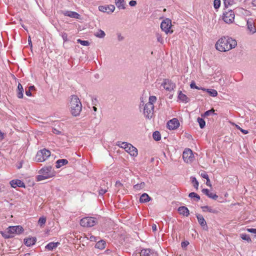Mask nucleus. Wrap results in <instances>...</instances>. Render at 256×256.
I'll return each instance as SVG.
<instances>
[{
	"label": "nucleus",
	"instance_id": "nucleus-1",
	"mask_svg": "<svg viewBox=\"0 0 256 256\" xmlns=\"http://www.w3.org/2000/svg\"><path fill=\"white\" fill-rule=\"evenodd\" d=\"M237 45L236 41L228 36L220 38L216 44V48L220 52H226L234 48Z\"/></svg>",
	"mask_w": 256,
	"mask_h": 256
},
{
	"label": "nucleus",
	"instance_id": "nucleus-2",
	"mask_svg": "<svg viewBox=\"0 0 256 256\" xmlns=\"http://www.w3.org/2000/svg\"><path fill=\"white\" fill-rule=\"evenodd\" d=\"M70 112L72 116H78L82 111V104L78 98L75 95L71 96L70 102Z\"/></svg>",
	"mask_w": 256,
	"mask_h": 256
},
{
	"label": "nucleus",
	"instance_id": "nucleus-3",
	"mask_svg": "<svg viewBox=\"0 0 256 256\" xmlns=\"http://www.w3.org/2000/svg\"><path fill=\"white\" fill-rule=\"evenodd\" d=\"M40 173L42 174L36 176V180L38 182L52 178L55 176V172L50 166L42 168L40 170Z\"/></svg>",
	"mask_w": 256,
	"mask_h": 256
},
{
	"label": "nucleus",
	"instance_id": "nucleus-4",
	"mask_svg": "<svg viewBox=\"0 0 256 256\" xmlns=\"http://www.w3.org/2000/svg\"><path fill=\"white\" fill-rule=\"evenodd\" d=\"M50 156V150L45 148L38 150L36 156V160L37 162H42Z\"/></svg>",
	"mask_w": 256,
	"mask_h": 256
},
{
	"label": "nucleus",
	"instance_id": "nucleus-5",
	"mask_svg": "<svg viewBox=\"0 0 256 256\" xmlns=\"http://www.w3.org/2000/svg\"><path fill=\"white\" fill-rule=\"evenodd\" d=\"M98 223L96 218L93 217H86L80 221V224L82 226L92 227Z\"/></svg>",
	"mask_w": 256,
	"mask_h": 256
},
{
	"label": "nucleus",
	"instance_id": "nucleus-6",
	"mask_svg": "<svg viewBox=\"0 0 256 256\" xmlns=\"http://www.w3.org/2000/svg\"><path fill=\"white\" fill-rule=\"evenodd\" d=\"M172 26V21L170 19L166 18L161 23L160 28L166 34L168 33L172 34L173 30H170Z\"/></svg>",
	"mask_w": 256,
	"mask_h": 256
},
{
	"label": "nucleus",
	"instance_id": "nucleus-7",
	"mask_svg": "<svg viewBox=\"0 0 256 256\" xmlns=\"http://www.w3.org/2000/svg\"><path fill=\"white\" fill-rule=\"evenodd\" d=\"M154 104H146L144 106V116L150 119L154 114Z\"/></svg>",
	"mask_w": 256,
	"mask_h": 256
},
{
	"label": "nucleus",
	"instance_id": "nucleus-8",
	"mask_svg": "<svg viewBox=\"0 0 256 256\" xmlns=\"http://www.w3.org/2000/svg\"><path fill=\"white\" fill-rule=\"evenodd\" d=\"M234 12L230 10L228 12H225L223 14V20L227 24H231L234 21Z\"/></svg>",
	"mask_w": 256,
	"mask_h": 256
},
{
	"label": "nucleus",
	"instance_id": "nucleus-9",
	"mask_svg": "<svg viewBox=\"0 0 256 256\" xmlns=\"http://www.w3.org/2000/svg\"><path fill=\"white\" fill-rule=\"evenodd\" d=\"M8 232L12 235L14 234H20L24 231V228L21 226H10L6 228Z\"/></svg>",
	"mask_w": 256,
	"mask_h": 256
},
{
	"label": "nucleus",
	"instance_id": "nucleus-10",
	"mask_svg": "<svg viewBox=\"0 0 256 256\" xmlns=\"http://www.w3.org/2000/svg\"><path fill=\"white\" fill-rule=\"evenodd\" d=\"M192 156V152L189 148L186 149L182 154L183 159L187 163L190 162L193 160Z\"/></svg>",
	"mask_w": 256,
	"mask_h": 256
},
{
	"label": "nucleus",
	"instance_id": "nucleus-11",
	"mask_svg": "<svg viewBox=\"0 0 256 256\" xmlns=\"http://www.w3.org/2000/svg\"><path fill=\"white\" fill-rule=\"evenodd\" d=\"M162 85L166 90L168 91L172 90L176 87V84L168 79H164Z\"/></svg>",
	"mask_w": 256,
	"mask_h": 256
},
{
	"label": "nucleus",
	"instance_id": "nucleus-12",
	"mask_svg": "<svg viewBox=\"0 0 256 256\" xmlns=\"http://www.w3.org/2000/svg\"><path fill=\"white\" fill-rule=\"evenodd\" d=\"M179 126V121L176 118L169 120L167 123V126L168 128L170 130L176 129Z\"/></svg>",
	"mask_w": 256,
	"mask_h": 256
},
{
	"label": "nucleus",
	"instance_id": "nucleus-13",
	"mask_svg": "<svg viewBox=\"0 0 256 256\" xmlns=\"http://www.w3.org/2000/svg\"><path fill=\"white\" fill-rule=\"evenodd\" d=\"M98 9L100 12L111 14L114 10L115 6L112 4L107 6H99Z\"/></svg>",
	"mask_w": 256,
	"mask_h": 256
},
{
	"label": "nucleus",
	"instance_id": "nucleus-14",
	"mask_svg": "<svg viewBox=\"0 0 256 256\" xmlns=\"http://www.w3.org/2000/svg\"><path fill=\"white\" fill-rule=\"evenodd\" d=\"M196 217L198 219V223L202 227L203 229L204 230H208V227L206 224V222L202 214H196Z\"/></svg>",
	"mask_w": 256,
	"mask_h": 256
},
{
	"label": "nucleus",
	"instance_id": "nucleus-15",
	"mask_svg": "<svg viewBox=\"0 0 256 256\" xmlns=\"http://www.w3.org/2000/svg\"><path fill=\"white\" fill-rule=\"evenodd\" d=\"M62 14L65 16H68L72 18H74L76 19H80V15L75 12H72V11H62Z\"/></svg>",
	"mask_w": 256,
	"mask_h": 256
},
{
	"label": "nucleus",
	"instance_id": "nucleus-16",
	"mask_svg": "<svg viewBox=\"0 0 256 256\" xmlns=\"http://www.w3.org/2000/svg\"><path fill=\"white\" fill-rule=\"evenodd\" d=\"M12 187L16 188V186L25 188V184L23 182L20 180H14L10 182Z\"/></svg>",
	"mask_w": 256,
	"mask_h": 256
},
{
	"label": "nucleus",
	"instance_id": "nucleus-17",
	"mask_svg": "<svg viewBox=\"0 0 256 256\" xmlns=\"http://www.w3.org/2000/svg\"><path fill=\"white\" fill-rule=\"evenodd\" d=\"M140 256H158L156 252L154 250L150 249H144L140 252Z\"/></svg>",
	"mask_w": 256,
	"mask_h": 256
},
{
	"label": "nucleus",
	"instance_id": "nucleus-18",
	"mask_svg": "<svg viewBox=\"0 0 256 256\" xmlns=\"http://www.w3.org/2000/svg\"><path fill=\"white\" fill-rule=\"evenodd\" d=\"M247 26L250 32H252V34H254L256 32V28L252 19H249L248 20Z\"/></svg>",
	"mask_w": 256,
	"mask_h": 256
},
{
	"label": "nucleus",
	"instance_id": "nucleus-19",
	"mask_svg": "<svg viewBox=\"0 0 256 256\" xmlns=\"http://www.w3.org/2000/svg\"><path fill=\"white\" fill-rule=\"evenodd\" d=\"M126 151L128 152L132 156H136L138 155L137 149L132 144H130L128 147H127V149Z\"/></svg>",
	"mask_w": 256,
	"mask_h": 256
},
{
	"label": "nucleus",
	"instance_id": "nucleus-20",
	"mask_svg": "<svg viewBox=\"0 0 256 256\" xmlns=\"http://www.w3.org/2000/svg\"><path fill=\"white\" fill-rule=\"evenodd\" d=\"M178 212L180 214L188 216L190 214L189 210L184 206H182L178 208Z\"/></svg>",
	"mask_w": 256,
	"mask_h": 256
},
{
	"label": "nucleus",
	"instance_id": "nucleus-21",
	"mask_svg": "<svg viewBox=\"0 0 256 256\" xmlns=\"http://www.w3.org/2000/svg\"><path fill=\"white\" fill-rule=\"evenodd\" d=\"M36 242V238H27L24 239V243L27 246H30L34 244Z\"/></svg>",
	"mask_w": 256,
	"mask_h": 256
},
{
	"label": "nucleus",
	"instance_id": "nucleus-22",
	"mask_svg": "<svg viewBox=\"0 0 256 256\" xmlns=\"http://www.w3.org/2000/svg\"><path fill=\"white\" fill-rule=\"evenodd\" d=\"M201 208L203 212H209L216 214L218 213V210L215 208H213L210 206H201Z\"/></svg>",
	"mask_w": 256,
	"mask_h": 256
},
{
	"label": "nucleus",
	"instance_id": "nucleus-23",
	"mask_svg": "<svg viewBox=\"0 0 256 256\" xmlns=\"http://www.w3.org/2000/svg\"><path fill=\"white\" fill-rule=\"evenodd\" d=\"M115 4L119 10H124L126 8L124 0H115Z\"/></svg>",
	"mask_w": 256,
	"mask_h": 256
},
{
	"label": "nucleus",
	"instance_id": "nucleus-24",
	"mask_svg": "<svg viewBox=\"0 0 256 256\" xmlns=\"http://www.w3.org/2000/svg\"><path fill=\"white\" fill-rule=\"evenodd\" d=\"M151 200L150 197L146 193L142 194L140 198V202L142 203L147 202Z\"/></svg>",
	"mask_w": 256,
	"mask_h": 256
},
{
	"label": "nucleus",
	"instance_id": "nucleus-25",
	"mask_svg": "<svg viewBox=\"0 0 256 256\" xmlns=\"http://www.w3.org/2000/svg\"><path fill=\"white\" fill-rule=\"evenodd\" d=\"M60 244V243L59 242H51L48 243L46 246L45 248L49 250H52L54 248H56Z\"/></svg>",
	"mask_w": 256,
	"mask_h": 256
},
{
	"label": "nucleus",
	"instance_id": "nucleus-26",
	"mask_svg": "<svg viewBox=\"0 0 256 256\" xmlns=\"http://www.w3.org/2000/svg\"><path fill=\"white\" fill-rule=\"evenodd\" d=\"M178 98L182 102H188L190 99L188 97L184 94H182L181 91H179Z\"/></svg>",
	"mask_w": 256,
	"mask_h": 256
},
{
	"label": "nucleus",
	"instance_id": "nucleus-27",
	"mask_svg": "<svg viewBox=\"0 0 256 256\" xmlns=\"http://www.w3.org/2000/svg\"><path fill=\"white\" fill-rule=\"evenodd\" d=\"M24 88L22 85L19 83L18 86L17 96L19 98H23Z\"/></svg>",
	"mask_w": 256,
	"mask_h": 256
},
{
	"label": "nucleus",
	"instance_id": "nucleus-28",
	"mask_svg": "<svg viewBox=\"0 0 256 256\" xmlns=\"http://www.w3.org/2000/svg\"><path fill=\"white\" fill-rule=\"evenodd\" d=\"M68 164V160L66 159H60L56 161V168H60L62 166Z\"/></svg>",
	"mask_w": 256,
	"mask_h": 256
},
{
	"label": "nucleus",
	"instance_id": "nucleus-29",
	"mask_svg": "<svg viewBox=\"0 0 256 256\" xmlns=\"http://www.w3.org/2000/svg\"><path fill=\"white\" fill-rule=\"evenodd\" d=\"M106 242L104 240H99L96 242L95 246V248L100 250H102L105 248Z\"/></svg>",
	"mask_w": 256,
	"mask_h": 256
},
{
	"label": "nucleus",
	"instance_id": "nucleus-30",
	"mask_svg": "<svg viewBox=\"0 0 256 256\" xmlns=\"http://www.w3.org/2000/svg\"><path fill=\"white\" fill-rule=\"evenodd\" d=\"M188 196L191 198H194L196 202H198L200 200V196L194 192L190 193Z\"/></svg>",
	"mask_w": 256,
	"mask_h": 256
},
{
	"label": "nucleus",
	"instance_id": "nucleus-31",
	"mask_svg": "<svg viewBox=\"0 0 256 256\" xmlns=\"http://www.w3.org/2000/svg\"><path fill=\"white\" fill-rule=\"evenodd\" d=\"M94 36L99 38H103L105 36V32L102 30H99L97 32L94 33Z\"/></svg>",
	"mask_w": 256,
	"mask_h": 256
},
{
	"label": "nucleus",
	"instance_id": "nucleus-32",
	"mask_svg": "<svg viewBox=\"0 0 256 256\" xmlns=\"http://www.w3.org/2000/svg\"><path fill=\"white\" fill-rule=\"evenodd\" d=\"M153 138L156 140L158 141L161 139V135L159 132L158 131H155L152 134Z\"/></svg>",
	"mask_w": 256,
	"mask_h": 256
},
{
	"label": "nucleus",
	"instance_id": "nucleus-33",
	"mask_svg": "<svg viewBox=\"0 0 256 256\" xmlns=\"http://www.w3.org/2000/svg\"><path fill=\"white\" fill-rule=\"evenodd\" d=\"M1 234L4 238H10L14 236V235H12L10 233L8 232V230H6L4 232H1Z\"/></svg>",
	"mask_w": 256,
	"mask_h": 256
},
{
	"label": "nucleus",
	"instance_id": "nucleus-34",
	"mask_svg": "<svg viewBox=\"0 0 256 256\" xmlns=\"http://www.w3.org/2000/svg\"><path fill=\"white\" fill-rule=\"evenodd\" d=\"M207 92L209 94L213 97L216 96L218 95V92L215 90L207 89L204 90Z\"/></svg>",
	"mask_w": 256,
	"mask_h": 256
},
{
	"label": "nucleus",
	"instance_id": "nucleus-35",
	"mask_svg": "<svg viewBox=\"0 0 256 256\" xmlns=\"http://www.w3.org/2000/svg\"><path fill=\"white\" fill-rule=\"evenodd\" d=\"M197 121L198 122L201 128H204L206 125V122L203 118L198 117L197 118Z\"/></svg>",
	"mask_w": 256,
	"mask_h": 256
},
{
	"label": "nucleus",
	"instance_id": "nucleus-36",
	"mask_svg": "<svg viewBox=\"0 0 256 256\" xmlns=\"http://www.w3.org/2000/svg\"><path fill=\"white\" fill-rule=\"evenodd\" d=\"M145 186L144 182H142L140 184H137L134 186V188L136 190H140L143 188Z\"/></svg>",
	"mask_w": 256,
	"mask_h": 256
},
{
	"label": "nucleus",
	"instance_id": "nucleus-37",
	"mask_svg": "<svg viewBox=\"0 0 256 256\" xmlns=\"http://www.w3.org/2000/svg\"><path fill=\"white\" fill-rule=\"evenodd\" d=\"M240 238L244 240L247 241L248 242H252L251 238H250V236L246 234H240Z\"/></svg>",
	"mask_w": 256,
	"mask_h": 256
},
{
	"label": "nucleus",
	"instance_id": "nucleus-38",
	"mask_svg": "<svg viewBox=\"0 0 256 256\" xmlns=\"http://www.w3.org/2000/svg\"><path fill=\"white\" fill-rule=\"evenodd\" d=\"M192 182L194 186L196 189H198L199 183L194 177H191Z\"/></svg>",
	"mask_w": 256,
	"mask_h": 256
},
{
	"label": "nucleus",
	"instance_id": "nucleus-39",
	"mask_svg": "<svg viewBox=\"0 0 256 256\" xmlns=\"http://www.w3.org/2000/svg\"><path fill=\"white\" fill-rule=\"evenodd\" d=\"M214 108H212L210 110L206 111L203 114H202V116H207L210 115L214 114Z\"/></svg>",
	"mask_w": 256,
	"mask_h": 256
},
{
	"label": "nucleus",
	"instance_id": "nucleus-40",
	"mask_svg": "<svg viewBox=\"0 0 256 256\" xmlns=\"http://www.w3.org/2000/svg\"><path fill=\"white\" fill-rule=\"evenodd\" d=\"M190 87L191 88H196V89H197V90H206V88H200L198 86H196V84L194 82V81H192L190 84Z\"/></svg>",
	"mask_w": 256,
	"mask_h": 256
},
{
	"label": "nucleus",
	"instance_id": "nucleus-41",
	"mask_svg": "<svg viewBox=\"0 0 256 256\" xmlns=\"http://www.w3.org/2000/svg\"><path fill=\"white\" fill-rule=\"evenodd\" d=\"M78 43L80 44L82 46H88L90 45V42L88 40H83L80 39L77 40Z\"/></svg>",
	"mask_w": 256,
	"mask_h": 256
},
{
	"label": "nucleus",
	"instance_id": "nucleus-42",
	"mask_svg": "<svg viewBox=\"0 0 256 256\" xmlns=\"http://www.w3.org/2000/svg\"><path fill=\"white\" fill-rule=\"evenodd\" d=\"M220 0H214V6L215 9H218L220 8Z\"/></svg>",
	"mask_w": 256,
	"mask_h": 256
},
{
	"label": "nucleus",
	"instance_id": "nucleus-43",
	"mask_svg": "<svg viewBox=\"0 0 256 256\" xmlns=\"http://www.w3.org/2000/svg\"><path fill=\"white\" fill-rule=\"evenodd\" d=\"M208 196V198H212L213 200H216L218 198V196L216 195V194L211 192H210Z\"/></svg>",
	"mask_w": 256,
	"mask_h": 256
},
{
	"label": "nucleus",
	"instance_id": "nucleus-44",
	"mask_svg": "<svg viewBox=\"0 0 256 256\" xmlns=\"http://www.w3.org/2000/svg\"><path fill=\"white\" fill-rule=\"evenodd\" d=\"M156 100V98L155 96H150L149 97V102L147 104H154V102Z\"/></svg>",
	"mask_w": 256,
	"mask_h": 256
},
{
	"label": "nucleus",
	"instance_id": "nucleus-45",
	"mask_svg": "<svg viewBox=\"0 0 256 256\" xmlns=\"http://www.w3.org/2000/svg\"><path fill=\"white\" fill-rule=\"evenodd\" d=\"M46 222V218L44 217H41L39 218L38 223L40 226H42L43 224H44Z\"/></svg>",
	"mask_w": 256,
	"mask_h": 256
},
{
	"label": "nucleus",
	"instance_id": "nucleus-46",
	"mask_svg": "<svg viewBox=\"0 0 256 256\" xmlns=\"http://www.w3.org/2000/svg\"><path fill=\"white\" fill-rule=\"evenodd\" d=\"M156 37L158 42H160L161 44L163 43V39H162V36L160 34H159L158 33L156 34Z\"/></svg>",
	"mask_w": 256,
	"mask_h": 256
},
{
	"label": "nucleus",
	"instance_id": "nucleus-47",
	"mask_svg": "<svg viewBox=\"0 0 256 256\" xmlns=\"http://www.w3.org/2000/svg\"><path fill=\"white\" fill-rule=\"evenodd\" d=\"M200 175L202 178H203L205 179H207L208 178H209L208 174L205 171H202L201 172Z\"/></svg>",
	"mask_w": 256,
	"mask_h": 256
},
{
	"label": "nucleus",
	"instance_id": "nucleus-48",
	"mask_svg": "<svg viewBox=\"0 0 256 256\" xmlns=\"http://www.w3.org/2000/svg\"><path fill=\"white\" fill-rule=\"evenodd\" d=\"M122 146H121L122 148H124L126 150L127 149V147H128L130 145V144L126 142H123L122 144Z\"/></svg>",
	"mask_w": 256,
	"mask_h": 256
},
{
	"label": "nucleus",
	"instance_id": "nucleus-49",
	"mask_svg": "<svg viewBox=\"0 0 256 256\" xmlns=\"http://www.w3.org/2000/svg\"><path fill=\"white\" fill-rule=\"evenodd\" d=\"M246 230L248 232L254 234V236L256 237V228H247Z\"/></svg>",
	"mask_w": 256,
	"mask_h": 256
},
{
	"label": "nucleus",
	"instance_id": "nucleus-50",
	"mask_svg": "<svg viewBox=\"0 0 256 256\" xmlns=\"http://www.w3.org/2000/svg\"><path fill=\"white\" fill-rule=\"evenodd\" d=\"M106 192H107V190L106 189H104L102 188H100V190H99V194L100 195H103Z\"/></svg>",
	"mask_w": 256,
	"mask_h": 256
},
{
	"label": "nucleus",
	"instance_id": "nucleus-51",
	"mask_svg": "<svg viewBox=\"0 0 256 256\" xmlns=\"http://www.w3.org/2000/svg\"><path fill=\"white\" fill-rule=\"evenodd\" d=\"M224 4L226 7V1H228V4L231 5L234 2V0H224Z\"/></svg>",
	"mask_w": 256,
	"mask_h": 256
},
{
	"label": "nucleus",
	"instance_id": "nucleus-52",
	"mask_svg": "<svg viewBox=\"0 0 256 256\" xmlns=\"http://www.w3.org/2000/svg\"><path fill=\"white\" fill-rule=\"evenodd\" d=\"M137 2L136 0H132L129 2V4L131 6H134L136 4Z\"/></svg>",
	"mask_w": 256,
	"mask_h": 256
},
{
	"label": "nucleus",
	"instance_id": "nucleus-53",
	"mask_svg": "<svg viewBox=\"0 0 256 256\" xmlns=\"http://www.w3.org/2000/svg\"><path fill=\"white\" fill-rule=\"evenodd\" d=\"M62 38L64 42L68 40V34L64 32L62 34Z\"/></svg>",
	"mask_w": 256,
	"mask_h": 256
},
{
	"label": "nucleus",
	"instance_id": "nucleus-54",
	"mask_svg": "<svg viewBox=\"0 0 256 256\" xmlns=\"http://www.w3.org/2000/svg\"><path fill=\"white\" fill-rule=\"evenodd\" d=\"M189 244V242L188 241H184L182 242L181 244L182 246V248H186V246H188Z\"/></svg>",
	"mask_w": 256,
	"mask_h": 256
},
{
	"label": "nucleus",
	"instance_id": "nucleus-55",
	"mask_svg": "<svg viewBox=\"0 0 256 256\" xmlns=\"http://www.w3.org/2000/svg\"><path fill=\"white\" fill-rule=\"evenodd\" d=\"M202 192L205 194L207 196H208L209 193H210V190L207 189V188H204L202 190Z\"/></svg>",
	"mask_w": 256,
	"mask_h": 256
},
{
	"label": "nucleus",
	"instance_id": "nucleus-56",
	"mask_svg": "<svg viewBox=\"0 0 256 256\" xmlns=\"http://www.w3.org/2000/svg\"><path fill=\"white\" fill-rule=\"evenodd\" d=\"M236 128L240 130L243 134H247L248 133V131L246 130H244L240 128L239 126L236 125Z\"/></svg>",
	"mask_w": 256,
	"mask_h": 256
},
{
	"label": "nucleus",
	"instance_id": "nucleus-57",
	"mask_svg": "<svg viewBox=\"0 0 256 256\" xmlns=\"http://www.w3.org/2000/svg\"><path fill=\"white\" fill-rule=\"evenodd\" d=\"M90 240L92 242H96L98 238L96 237L92 236H90Z\"/></svg>",
	"mask_w": 256,
	"mask_h": 256
},
{
	"label": "nucleus",
	"instance_id": "nucleus-58",
	"mask_svg": "<svg viewBox=\"0 0 256 256\" xmlns=\"http://www.w3.org/2000/svg\"><path fill=\"white\" fill-rule=\"evenodd\" d=\"M26 94L27 96H32L31 91L29 89L26 90Z\"/></svg>",
	"mask_w": 256,
	"mask_h": 256
},
{
	"label": "nucleus",
	"instance_id": "nucleus-59",
	"mask_svg": "<svg viewBox=\"0 0 256 256\" xmlns=\"http://www.w3.org/2000/svg\"><path fill=\"white\" fill-rule=\"evenodd\" d=\"M122 186V184L120 181H116V186L120 188Z\"/></svg>",
	"mask_w": 256,
	"mask_h": 256
},
{
	"label": "nucleus",
	"instance_id": "nucleus-60",
	"mask_svg": "<svg viewBox=\"0 0 256 256\" xmlns=\"http://www.w3.org/2000/svg\"><path fill=\"white\" fill-rule=\"evenodd\" d=\"M118 41H122L124 40V37L120 34H118Z\"/></svg>",
	"mask_w": 256,
	"mask_h": 256
},
{
	"label": "nucleus",
	"instance_id": "nucleus-61",
	"mask_svg": "<svg viewBox=\"0 0 256 256\" xmlns=\"http://www.w3.org/2000/svg\"><path fill=\"white\" fill-rule=\"evenodd\" d=\"M206 184L208 186H209L211 187V186H212V184H210V180L209 178H207V179H206Z\"/></svg>",
	"mask_w": 256,
	"mask_h": 256
},
{
	"label": "nucleus",
	"instance_id": "nucleus-62",
	"mask_svg": "<svg viewBox=\"0 0 256 256\" xmlns=\"http://www.w3.org/2000/svg\"><path fill=\"white\" fill-rule=\"evenodd\" d=\"M156 225L155 224H153L152 225V230L154 232V231H156Z\"/></svg>",
	"mask_w": 256,
	"mask_h": 256
},
{
	"label": "nucleus",
	"instance_id": "nucleus-63",
	"mask_svg": "<svg viewBox=\"0 0 256 256\" xmlns=\"http://www.w3.org/2000/svg\"><path fill=\"white\" fill-rule=\"evenodd\" d=\"M28 89H29L30 91H32L33 90H35V87L34 86H30Z\"/></svg>",
	"mask_w": 256,
	"mask_h": 256
},
{
	"label": "nucleus",
	"instance_id": "nucleus-64",
	"mask_svg": "<svg viewBox=\"0 0 256 256\" xmlns=\"http://www.w3.org/2000/svg\"><path fill=\"white\" fill-rule=\"evenodd\" d=\"M252 4L253 6H256V0H252Z\"/></svg>",
	"mask_w": 256,
	"mask_h": 256
}]
</instances>
